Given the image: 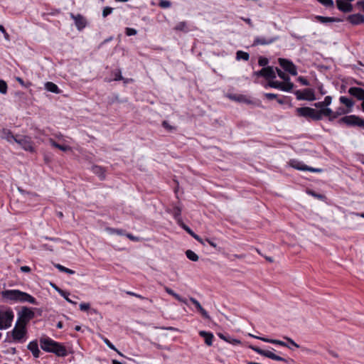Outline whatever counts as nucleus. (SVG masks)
Listing matches in <instances>:
<instances>
[{
  "mask_svg": "<svg viewBox=\"0 0 364 364\" xmlns=\"http://www.w3.org/2000/svg\"><path fill=\"white\" fill-rule=\"evenodd\" d=\"M348 93L358 100L364 101V90L359 87H351L348 89Z\"/></svg>",
  "mask_w": 364,
  "mask_h": 364,
  "instance_id": "obj_16",
  "label": "nucleus"
},
{
  "mask_svg": "<svg viewBox=\"0 0 364 364\" xmlns=\"http://www.w3.org/2000/svg\"><path fill=\"white\" fill-rule=\"evenodd\" d=\"M159 6L163 9L169 8L171 6V2L168 0H160Z\"/></svg>",
  "mask_w": 364,
  "mask_h": 364,
  "instance_id": "obj_44",
  "label": "nucleus"
},
{
  "mask_svg": "<svg viewBox=\"0 0 364 364\" xmlns=\"http://www.w3.org/2000/svg\"><path fill=\"white\" fill-rule=\"evenodd\" d=\"M308 193L314 196V198L319 199L321 200H323L326 198V196L323 194L316 193L314 191H309Z\"/></svg>",
  "mask_w": 364,
  "mask_h": 364,
  "instance_id": "obj_42",
  "label": "nucleus"
},
{
  "mask_svg": "<svg viewBox=\"0 0 364 364\" xmlns=\"http://www.w3.org/2000/svg\"><path fill=\"white\" fill-rule=\"evenodd\" d=\"M264 95L265 98L269 100H272L277 98V95L274 94V93H264Z\"/></svg>",
  "mask_w": 364,
  "mask_h": 364,
  "instance_id": "obj_58",
  "label": "nucleus"
},
{
  "mask_svg": "<svg viewBox=\"0 0 364 364\" xmlns=\"http://www.w3.org/2000/svg\"><path fill=\"white\" fill-rule=\"evenodd\" d=\"M70 292L69 291H62V293L60 292V296H63L67 301H68L69 303H71V304H73L74 302L70 300L69 299V296H70Z\"/></svg>",
  "mask_w": 364,
  "mask_h": 364,
  "instance_id": "obj_52",
  "label": "nucleus"
},
{
  "mask_svg": "<svg viewBox=\"0 0 364 364\" xmlns=\"http://www.w3.org/2000/svg\"><path fill=\"white\" fill-rule=\"evenodd\" d=\"M250 59V54L247 52L242 50H237L236 53V60H243L245 61H247Z\"/></svg>",
  "mask_w": 364,
  "mask_h": 364,
  "instance_id": "obj_33",
  "label": "nucleus"
},
{
  "mask_svg": "<svg viewBox=\"0 0 364 364\" xmlns=\"http://www.w3.org/2000/svg\"><path fill=\"white\" fill-rule=\"evenodd\" d=\"M276 71L277 73L278 76L282 79L284 81H289L290 80V77L289 75L285 74L284 72H282L279 68H276Z\"/></svg>",
  "mask_w": 364,
  "mask_h": 364,
  "instance_id": "obj_41",
  "label": "nucleus"
},
{
  "mask_svg": "<svg viewBox=\"0 0 364 364\" xmlns=\"http://www.w3.org/2000/svg\"><path fill=\"white\" fill-rule=\"evenodd\" d=\"M174 30L177 31L188 32V28L186 21H181L178 23L174 27Z\"/></svg>",
  "mask_w": 364,
  "mask_h": 364,
  "instance_id": "obj_34",
  "label": "nucleus"
},
{
  "mask_svg": "<svg viewBox=\"0 0 364 364\" xmlns=\"http://www.w3.org/2000/svg\"><path fill=\"white\" fill-rule=\"evenodd\" d=\"M315 19L321 23H333V22H341L342 20L338 18L327 17L322 16H316Z\"/></svg>",
  "mask_w": 364,
  "mask_h": 364,
  "instance_id": "obj_25",
  "label": "nucleus"
},
{
  "mask_svg": "<svg viewBox=\"0 0 364 364\" xmlns=\"http://www.w3.org/2000/svg\"><path fill=\"white\" fill-rule=\"evenodd\" d=\"M161 124L165 129L169 132L175 131L176 129L175 127L170 125L167 121H163Z\"/></svg>",
  "mask_w": 364,
  "mask_h": 364,
  "instance_id": "obj_46",
  "label": "nucleus"
},
{
  "mask_svg": "<svg viewBox=\"0 0 364 364\" xmlns=\"http://www.w3.org/2000/svg\"><path fill=\"white\" fill-rule=\"evenodd\" d=\"M113 11V8L109 6H106L103 9L102 11V16L106 18L108 15L111 14Z\"/></svg>",
  "mask_w": 364,
  "mask_h": 364,
  "instance_id": "obj_49",
  "label": "nucleus"
},
{
  "mask_svg": "<svg viewBox=\"0 0 364 364\" xmlns=\"http://www.w3.org/2000/svg\"><path fill=\"white\" fill-rule=\"evenodd\" d=\"M254 75L257 77H263L267 80L276 78V73L272 66L262 68L261 70L254 72Z\"/></svg>",
  "mask_w": 364,
  "mask_h": 364,
  "instance_id": "obj_10",
  "label": "nucleus"
},
{
  "mask_svg": "<svg viewBox=\"0 0 364 364\" xmlns=\"http://www.w3.org/2000/svg\"><path fill=\"white\" fill-rule=\"evenodd\" d=\"M0 294L3 302L10 303H30L38 305L39 302L32 295L18 289H6L1 291Z\"/></svg>",
  "mask_w": 364,
  "mask_h": 364,
  "instance_id": "obj_1",
  "label": "nucleus"
},
{
  "mask_svg": "<svg viewBox=\"0 0 364 364\" xmlns=\"http://www.w3.org/2000/svg\"><path fill=\"white\" fill-rule=\"evenodd\" d=\"M347 21L352 25H360L364 23V16L360 14H351L347 17Z\"/></svg>",
  "mask_w": 364,
  "mask_h": 364,
  "instance_id": "obj_20",
  "label": "nucleus"
},
{
  "mask_svg": "<svg viewBox=\"0 0 364 364\" xmlns=\"http://www.w3.org/2000/svg\"><path fill=\"white\" fill-rule=\"evenodd\" d=\"M319 3L325 6L326 7H333V0H317Z\"/></svg>",
  "mask_w": 364,
  "mask_h": 364,
  "instance_id": "obj_47",
  "label": "nucleus"
},
{
  "mask_svg": "<svg viewBox=\"0 0 364 364\" xmlns=\"http://www.w3.org/2000/svg\"><path fill=\"white\" fill-rule=\"evenodd\" d=\"M28 331L26 326L16 323L15 327L12 331L7 332L6 343H23L26 341Z\"/></svg>",
  "mask_w": 364,
  "mask_h": 364,
  "instance_id": "obj_3",
  "label": "nucleus"
},
{
  "mask_svg": "<svg viewBox=\"0 0 364 364\" xmlns=\"http://www.w3.org/2000/svg\"><path fill=\"white\" fill-rule=\"evenodd\" d=\"M269 63V60L268 58H265V57H259V60H258V64L259 66H262V67H267L266 65Z\"/></svg>",
  "mask_w": 364,
  "mask_h": 364,
  "instance_id": "obj_48",
  "label": "nucleus"
},
{
  "mask_svg": "<svg viewBox=\"0 0 364 364\" xmlns=\"http://www.w3.org/2000/svg\"><path fill=\"white\" fill-rule=\"evenodd\" d=\"M182 208V204L180 202H178L177 203L173 205L172 208L169 211V213L173 215L177 224H181V222L183 221L181 218Z\"/></svg>",
  "mask_w": 364,
  "mask_h": 364,
  "instance_id": "obj_14",
  "label": "nucleus"
},
{
  "mask_svg": "<svg viewBox=\"0 0 364 364\" xmlns=\"http://www.w3.org/2000/svg\"><path fill=\"white\" fill-rule=\"evenodd\" d=\"M16 80L23 87H28V86H30L31 85V83L30 82H28L26 84L25 83V82L23 81V80L20 77H16Z\"/></svg>",
  "mask_w": 364,
  "mask_h": 364,
  "instance_id": "obj_59",
  "label": "nucleus"
},
{
  "mask_svg": "<svg viewBox=\"0 0 364 364\" xmlns=\"http://www.w3.org/2000/svg\"><path fill=\"white\" fill-rule=\"evenodd\" d=\"M108 230L112 234H116L117 235H125L126 231L123 229L118 228H108Z\"/></svg>",
  "mask_w": 364,
  "mask_h": 364,
  "instance_id": "obj_40",
  "label": "nucleus"
},
{
  "mask_svg": "<svg viewBox=\"0 0 364 364\" xmlns=\"http://www.w3.org/2000/svg\"><path fill=\"white\" fill-rule=\"evenodd\" d=\"M93 173L97 175L101 181H103L106 178L105 172L106 170L104 167L98 165H93L91 168Z\"/></svg>",
  "mask_w": 364,
  "mask_h": 364,
  "instance_id": "obj_23",
  "label": "nucleus"
},
{
  "mask_svg": "<svg viewBox=\"0 0 364 364\" xmlns=\"http://www.w3.org/2000/svg\"><path fill=\"white\" fill-rule=\"evenodd\" d=\"M268 82L266 85H264V87L267 88V87L282 90V87L283 85V82L279 81H274L273 80H268Z\"/></svg>",
  "mask_w": 364,
  "mask_h": 364,
  "instance_id": "obj_29",
  "label": "nucleus"
},
{
  "mask_svg": "<svg viewBox=\"0 0 364 364\" xmlns=\"http://www.w3.org/2000/svg\"><path fill=\"white\" fill-rule=\"evenodd\" d=\"M70 16L74 20L75 25L78 31H82L86 27L87 21L81 14L75 15L73 13H70Z\"/></svg>",
  "mask_w": 364,
  "mask_h": 364,
  "instance_id": "obj_15",
  "label": "nucleus"
},
{
  "mask_svg": "<svg viewBox=\"0 0 364 364\" xmlns=\"http://www.w3.org/2000/svg\"><path fill=\"white\" fill-rule=\"evenodd\" d=\"M14 318L13 310L8 306L0 305V330L10 328Z\"/></svg>",
  "mask_w": 364,
  "mask_h": 364,
  "instance_id": "obj_4",
  "label": "nucleus"
},
{
  "mask_svg": "<svg viewBox=\"0 0 364 364\" xmlns=\"http://www.w3.org/2000/svg\"><path fill=\"white\" fill-rule=\"evenodd\" d=\"M35 317V313L31 308L23 306L21 310L18 312L17 325L21 324L26 326Z\"/></svg>",
  "mask_w": 364,
  "mask_h": 364,
  "instance_id": "obj_8",
  "label": "nucleus"
},
{
  "mask_svg": "<svg viewBox=\"0 0 364 364\" xmlns=\"http://www.w3.org/2000/svg\"><path fill=\"white\" fill-rule=\"evenodd\" d=\"M279 63L280 66L287 73L293 76L297 75L296 66L293 63L292 61L286 58H279Z\"/></svg>",
  "mask_w": 364,
  "mask_h": 364,
  "instance_id": "obj_13",
  "label": "nucleus"
},
{
  "mask_svg": "<svg viewBox=\"0 0 364 364\" xmlns=\"http://www.w3.org/2000/svg\"><path fill=\"white\" fill-rule=\"evenodd\" d=\"M113 75L114 77V80H116V81L124 80V77L122 75V72H121L120 69H118V70H116L115 71H114Z\"/></svg>",
  "mask_w": 364,
  "mask_h": 364,
  "instance_id": "obj_45",
  "label": "nucleus"
},
{
  "mask_svg": "<svg viewBox=\"0 0 364 364\" xmlns=\"http://www.w3.org/2000/svg\"><path fill=\"white\" fill-rule=\"evenodd\" d=\"M198 334L200 337L204 338V342L207 346H211L213 345L214 336L211 332L200 331Z\"/></svg>",
  "mask_w": 364,
  "mask_h": 364,
  "instance_id": "obj_22",
  "label": "nucleus"
},
{
  "mask_svg": "<svg viewBox=\"0 0 364 364\" xmlns=\"http://www.w3.org/2000/svg\"><path fill=\"white\" fill-rule=\"evenodd\" d=\"M339 101L347 107V110H350V112H352V108L355 105V102L352 99L346 96H341L339 97Z\"/></svg>",
  "mask_w": 364,
  "mask_h": 364,
  "instance_id": "obj_26",
  "label": "nucleus"
},
{
  "mask_svg": "<svg viewBox=\"0 0 364 364\" xmlns=\"http://www.w3.org/2000/svg\"><path fill=\"white\" fill-rule=\"evenodd\" d=\"M125 235L127 236V238H129L130 240L133 242H138L139 240V237L133 235L131 233H126Z\"/></svg>",
  "mask_w": 364,
  "mask_h": 364,
  "instance_id": "obj_63",
  "label": "nucleus"
},
{
  "mask_svg": "<svg viewBox=\"0 0 364 364\" xmlns=\"http://www.w3.org/2000/svg\"><path fill=\"white\" fill-rule=\"evenodd\" d=\"M190 301L195 306V307L197 309V311L200 313V314L202 315V316L204 318H205V319H210V317L208 313L207 312V311L205 310L203 308V306L200 305V302L197 299H196L193 297H191L190 298Z\"/></svg>",
  "mask_w": 364,
  "mask_h": 364,
  "instance_id": "obj_21",
  "label": "nucleus"
},
{
  "mask_svg": "<svg viewBox=\"0 0 364 364\" xmlns=\"http://www.w3.org/2000/svg\"><path fill=\"white\" fill-rule=\"evenodd\" d=\"M332 102V97L331 96H326L324 98L323 103L326 105V107H328Z\"/></svg>",
  "mask_w": 364,
  "mask_h": 364,
  "instance_id": "obj_62",
  "label": "nucleus"
},
{
  "mask_svg": "<svg viewBox=\"0 0 364 364\" xmlns=\"http://www.w3.org/2000/svg\"><path fill=\"white\" fill-rule=\"evenodd\" d=\"M45 88L46 90L53 93L59 94L61 92V90L59 89L58 85L53 82H47L45 84Z\"/></svg>",
  "mask_w": 364,
  "mask_h": 364,
  "instance_id": "obj_27",
  "label": "nucleus"
},
{
  "mask_svg": "<svg viewBox=\"0 0 364 364\" xmlns=\"http://www.w3.org/2000/svg\"><path fill=\"white\" fill-rule=\"evenodd\" d=\"M350 112V110H347L342 107H339L337 108V109L335 112H333V115L332 116V118H333V120H334L336 118H338L339 116H341L342 114H346Z\"/></svg>",
  "mask_w": 364,
  "mask_h": 364,
  "instance_id": "obj_32",
  "label": "nucleus"
},
{
  "mask_svg": "<svg viewBox=\"0 0 364 364\" xmlns=\"http://www.w3.org/2000/svg\"><path fill=\"white\" fill-rule=\"evenodd\" d=\"M337 123L339 125L345 124L348 127H358L364 129V119L355 114L344 116L340 118Z\"/></svg>",
  "mask_w": 364,
  "mask_h": 364,
  "instance_id": "obj_5",
  "label": "nucleus"
},
{
  "mask_svg": "<svg viewBox=\"0 0 364 364\" xmlns=\"http://www.w3.org/2000/svg\"><path fill=\"white\" fill-rule=\"evenodd\" d=\"M0 31L4 34V38L7 41L10 40L9 35L2 25H0Z\"/></svg>",
  "mask_w": 364,
  "mask_h": 364,
  "instance_id": "obj_57",
  "label": "nucleus"
},
{
  "mask_svg": "<svg viewBox=\"0 0 364 364\" xmlns=\"http://www.w3.org/2000/svg\"><path fill=\"white\" fill-rule=\"evenodd\" d=\"M314 106L319 109H324L326 107L323 101L316 102L314 104Z\"/></svg>",
  "mask_w": 364,
  "mask_h": 364,
  "instance_id": "obj_64",
  "label": "nucleus"
},
{
  "mask_svg": "<svg viewBox=\"0 0 364 364\" xmlns=\"http://www.w3.org/2000/svg\"><path fill=\"white\" fill-rule=\"evenodd\" d=\"M249 348L254 350L255 352L257 353L258 354L264 356L266 358H268L269 359L277 360V361H282L285 363L289 364L291 363H294V360L290 358H283L282 356H279L278 355H276L272 351L263 350L257 346H250Z\"/></svg>",
  "mask_w": 364,
  "mask_h": 364,
  "instance_id": "obj_6",
  "label": "nucleus"
},
{
  "mask_svg": "<svg viewBox=\"0 0 364 364\" xmlns=\"http://www.w3.org/2000/svg\"><path fill=\"white\" fill-rule=\"evenodd\" d=\"M7 89L8 86L6 82L3 80H0V93L6 94Z\"/></svg>",
  "mask_w": 364,
  "mask_h": 364,
  "instance_id": "obj_43",
  "label": "nucleus"
},
{
  "mask_svg": "<svg viewBox=\"0 0 364 364\" xmlns=\"http://www.w3.org/2000/svg\"><path fill=\"white\" fill-rule=\"evenodd\" d=\"M90 308V305L89 303H81L80 304V309L82 311H87Z\"/></svg>",
  "mask_w": 364,
  "mask_h": 364,
  "instance_id": "obj_56",
  "label": "nucleus"
},
{
  "mask_svg": "<svg viewBox=\"0 0 364 364\" xmlns=\"http://www.w3.org/2000/svg\"><path fill=\"white\" fill-rule=\"evenodd\" d=\"M284 338L288 342V344L289 343L291 346L297 348L300 347L292 338L287 336H284Z\"/></svg>",
  "mask_w": 364,
  "mask_h": 364,
  "instance_id": "obj_53",
  "label": "nucleus"
},
{
  "mask_svg": "<svg viewBox=\"0 0 364 364\" xmlns=\"http://www.w3.org/2000/svg\"><path fill=\"white\" fill-rule=\"evenodd\" d=\"M137 33V31L132 28H126L125 34L128 36H134Z\"/></svg>",
  "mask_w": 364,
  "mask_h": 364,
  "instance_id": "obj_51",
  "label": "nucleus"
},
{
  "mask_svg": "<svg viewBox=\"0 0 364 364\" xmlns=\"http://www.w3.org/2000/svg\"><path fill=\"white\" fill-rule=\"evenodd\" d=\"M27 349L30 350L35 358H38L41 355V350L38 348V340H33L29 342Z\"/></svg>",
  "mask_w": 364,
  "mask_h": 364,
  "instance_id": "obj_18",
  "label": "nucleus"
},
{
  "mask_svg": "<svg viewBox=\"0 0 364 364\" xmlns=\"http://www.w3.org/2000/svg\"><path fill=\"white\" fill-rule=\"evenodd\" d=\"M290 165L292 168L299 171H308L312 173H321L322 169L319 168H313L304 164L303 162L298 160H291Z\"/></svg>",
  "mask_w": 364,
  "mask_h": 364,
  "instance_id": "obj_11",
  "label": "nucleus"
},
{
  "mask_svg": "<svg viewBox=\"0 0 364 364\" xmlns=\"http://www.w3.org/2000/svg\"><path fill=\"white\" fill-rule=\"evenodd\" d=\"M318 112L321 117V120L323 117H327L330 122L333 121V118H332V116L333 115V111L331 108L326 107L324 109H318Z\"/></svg>",
  "mask_w": 364,
  "mask_h": 364,
  "instance_id": "obj_24",
  "label": "nucleus"
},
{
  "mask_svg": "<svg viewBox=\"0 0 364 364\" xmlns=\"http://www.w3.org/2000/svg\"><path fill=\"white\" fill-rule=\"evenodd\" d=\"M55 267L61 272H65L69 274H74L75 272L74 270L67 268L60 264H55Z\"/></svg>",
  "mask_w": 364,
  "mask_h": 364,
  "instance_id": "obj_38",
  "label": "nucleus"
},
{
  "mask_svg": "<svg viewBox=\"0 0 364 364\" xmlns=\"http://www.w3.org/2000/svg\"><path fill=\"white\" fill-rule=\"evenodd\" d=\"M39 342L41 349L47 353H53L58 357H65L68 354L63 343L55 341L50 337H41Z\"/></svg>",
  "mask_w": 364,
  "mask_h": 364,
  "instance_id": "obj_2",
  "label": "nucleus"
},
{
  "mask_svg": "<svg viewBox=\"0 0 364 364\" xmlns=\"http://www.w3.org/2000/svg\"><path fill=\"white\" fill-rule=\"evenodd\" d=\"M237 101L238 102H245L247 104H250V100H245V97L244 95H239L236 97H234Z\"/></svg>",
  "mask_w": 364,
  "mask_h": 364,
  "instance_id": "obj_61",
  "label": "nucleus"
},
{
  "mask_svg": "<svg viewBox=\"0 0 364 364\" xmlns=\"http://www.w3.org/2000/svg\"><path fill=\"white\" fill-rule=\"evenodd\" d=\"M180 227H181L187 233L192 234L193 230L186 224L183 223V222H181V224H178Z\"/></svg>",
  "mask_w": 364,
  "mask_h": 364,
  "instance_id": "obj_55",
  "label": "nucleus"
},
{
  "mask_svg": "<svg viewBox=\"0 0 364 364\" xmlns=\"http://www.w3.org/2000/svg\"><path fill=\"white\" fill-rule=\"evenodd\" d=\"M1 134V137L6 139L8 141H11V140L14 141V139L16 138L11 131L8 129H3Z\"/></svg>",
  "mask_w": 364,
  "mask_h": 364,
  "instance_id": "obj_30",
  "label": "nucleus"
},
{
  "mask_svg": "<svg viewBox=\"0 0 364 364\" xmlns=\"http://www.w3.org/2000/svg\"><path fill=\"white\" fill-rule=\"evenodd\" d=\"M298 82H299L302 85L308 86L310 85L309 81L303 76H299L297 79Z\"/></svg>",
  "mask_w": 364,
  "mask_h": 364,
  "instance_id": "obj_54",
  "label": "nucleus"
},
{
  "mask_svg": "<svg viewBox=\"0 0 364 364\" xmlns=\"http://www.w3.org/2000/svg\"><path fill=\"white\" fill-rule=\"evenodd\" d=\"M279 39V36H273L268 38L264 36H256L253 41L252 46L255 47L257 46L270 45Z\"/></svg>",
  "mask_w": 364,
  "mask_h": 364,
  "instance_id": "obj_12",
  "label": "nucleus"
},
{
  "mask_svg": "<svg viewBox=\"0 0 364 364\" xmlns=\"http://www.w3.org/2000/svg\"><path fill=\"white\" fill-rule=\"evenodd\" d=\"M218 336H219V338H220L223 341L230 343H240V341L237 339H232V341H230L231 338L228 334L225 335L222 333H218Z\"/></svg>",
  "mask_w": 364,
  "mask_h": 364,
  "instance_id": "obj_35",
  "label": "nucleus"
},
{
  "mask_svg": "<svg viewBox=\"0 0 364 364\" xmlns=\"http://www.w3.org/2000/svg\"><path fill=\"white\" fill-rule=\"evenodd\" d=\"M14 141L19 144L26 151L34 152L35 148L31 138L28 136H16Z\"/></svg>",
  "mask_w": 364,
  "mask_h": 364,
  "instance_id": "obj_9",
  "label": "nucleus"
},
{
  "mask_svg": "<svg viewBox=\"0 0 364 364\" xmlns=\"http://www.w3.org/2000/svg\"><path fill=\"white\" fill-rule=\"evenodd\" d=\"M103 341L105 342V343L112 350L116 351L120 356H122L124 357V355L120 352L119 351L116 347L112 344V343L110 342V341L107 338H103Z\"/></svg>",
  "mask_w": 364,
  "mask_h": 364,
  "instance_id": "obj_39",
  "label": "nucleus"
},
{
  "mask_svg": "<svg viewBox=\"0 0 364 364\" xmlns=\"http://www.w3.org/2000/svg\"><path fill=\"white\" fill-rule=\"evenodd\" d=\"M296 113L299 117H303L307 119L309 118L314 121L321 120L318 110L309 107H298L296 109Z\"/></svg>",
  "mask_w": 364,
  "mask_h": 364,
  "instance_id": "obj_7",
  "label": "nucleus"
},
{
  "mask_svg": "<svg viewBox=\"0 0 364 364\" xmlns=\"http://www.w3.org/2000/svg\"><path fill=\"white\" fill-rule=\"evenodd\" d=\"M50 143L52 146L58 148V149L63 151H67L68 150L70 149V146L64 144H60L53 139H50Z\"/></svg>",
  "mask_w": 364,
  "mask_h": 364,
  "instance_id": "obj_31",
  "label": "nucleus"
},
{
  "mask_svg": "<svg viewBox=\"0 0 364 364\" xmlns=\"http://www.w3.org/2000/svg\"><path fill=\"white\" fill-rule=\"evenodd\" d=\"M294 95L298 100H304L307 97H304V94H303V91L296 90L294 92Z\"/></svg>",
  "mask_w": 364,
  "mask_h": 364,
  "instance_id": "obj_50",
  "label": "nucleus"
},
{
  "mask_svg": "<svg viewBox=\"0 0 364 364\" xmlns=\"http://www.w3.org/2000/svg\"><path fill=\"white\" fill-rule=\"evenodd\" d=\"M285 82H283V85L282 87V91L284 92H291L293 89L294 85L293 82H291L290 80L289 81H284Z\"/></svg>",
  "mask_w": 364,
  "mask_h": 364,
  "instance_id": "obj_37",
  "label": "nucleus"
},
{
  "mask_svg": "<svg viewBox=\"0 0 364 364\" xmlns=\"http://www.w3.org/2000/svg\"><path fill=\"white\" fill-rule=\"evenodd\" d=\"M336 3L338 9L343 13H350L353 10V6L350 2H344L342 0H336Z\"/></svg>",
  "mask_w": 364,
  "mask_h": 364,
  "instance_id": "obj_19",
  "label": "nucleus"
},
{
  "mask_svg": "<svg viewBox=\"0 0 364 364\" xmlns=\"http://www.w3.org/2000/svg\"><path fill=\"white\" fill-rule=\"evenodd\" d=\"M250 336L256 339L261 340L265 343L279 345V346H281L283 347H287L289 349H292L291 347L287 343L284 342L280 340L272 339V338H265V337H260V336H254V335H250Z\"/></svg>",
  "mask_w": 364,
  "mask_h": 364,
  "instance_id": "obj_17",
  "label": "nucleus"
},
{
  "mask_svg": "<svg viewBox=\"0 0 364 364\" xmlns=\"http://www.w3.org/2000/svg\"><path fill=\"white\" fill-rule=\"evenodd\" d=\"M303 94H304V97H307L305 100L308 101H314L316 100L314 91L313 89L306 88L303 90Z\"/></svg>",
  "mask_w": 364,
  "mask_h": 364,
  "instance_id": "obj_28",
  "label": "nucleus"
},
{
  "mask_svg": "<svg viewBox=\"0 0 364 364\" xmlns=\"http://www.w3.org/2000/svg\"><path fill=\"white\" fill-rule=\"evenodd\" d=\"M186 256L188 259L193 262H197L199 259V257L197 254H196L193 250H188L186 251Z\"/></svg>",
  "mask_w": 364,
  "mask_h": 364,
  "instance_id": "obj_36",
  "label": "nucleus"
},
{
  "mask_svg": "<svg viewBox=\"0 0 364 364\" xmlns=\"http://www.w3.org/2000/svg\"><path fill=\"white\" fill-rule=\"evenodd\" d=\"M177 301H180V302H182V303H184V304H186V299L183 298L182 296H181L178 294L176 293L174 294V295L173 296Z\"/></svg>",
  "mask_w": 364,
  "mask_h": 364,
  "instance_id": "obj_60",
  "label": "nucleus"
}]
</instances>
